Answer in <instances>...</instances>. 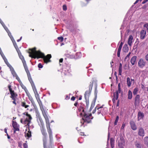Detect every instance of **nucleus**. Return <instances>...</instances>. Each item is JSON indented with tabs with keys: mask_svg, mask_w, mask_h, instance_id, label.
<instances>
[{
	"mask_svg": "<svg viewBox=\"0 0 148 148\" xmlns=\"http://www.w3.org/2000/svg\"><path fill=\"white\" fill-rule=\"evenodd\" d=\"M31 85L35 94L36 97L39 104L43 115L45 119L46 123V126L48 132L49 134L50 140V141H51L52 139V133L50 127L49 119L48 118L46 113L43 108L42 101L40 98L39 95L38 93L34 84H31Z\"/></svg>",
	"mask_w": 148,
	"mask_h": 148,
	"instance_id": "nucleus-1",
	"label": "nucleus"
},
{
	"mask_svg": "<svg viewBox=\"0 0 148 148\" xmlns=\"http://www.w3.org/2000/svg\"><path fill=\"white\" fill-rule=\"evenodd\" d=\"M29 50L30 51L29 52V57L34 58H37L38 59L39 58H43L44 62L46 63L50 62V59L51 57V54H48L46 56H45L44 54L40 51H36L35 47L33 49H29Z\"/></svg>",
	"mask_w": 148,
	"mask_h": 148,
	"instance_id": "nucleus-2",
	"label": "nucleus"
},
{
	"mask_svg": "<svg viewBox=\"0 0 148 148\" xmlns=\"http://www.w3.org/2000/svg\"><path fill=\"white\" fill-rule=\"evenodd\" d=\"M37 120L40 127V130L43 136H47V134L44 127V124L39 112H37Z\"/></svg>",
	"mask_w": 148,
	"mask_h": 148,
	"instance_id": "nucleus-3",
	"label": "nucleus"
},
{
	"mask_svg": "<svg viewBox=\"0 0 148 148\" xmlns=\"http://www.w3.org/2000/svg\"><path fill=\"white\" fill-rule=\"evenodd\" d=\"M92 117L91 114H87L85 113L84 114V117L82 118L83 121L84 122H86L87 123H89L92 119Z\"/></svg>",
	"mask_w": 148,
	"mask_h": 148,
	"instance_id": "nucleus-4",
	"label": "nucleus"
},
{
	"mask_svg": "<svg viewBox=\"0 0 148 148\" xmlns=\"http://www.w3.org/2000/svg\"><path fill=\"white\" fill-rule=\"evenodd\" d=\"M23 114L26 115L27 117L25 120L24 123V124L27 123V125L29 126V123L31 122V120L32 119L31 116L27 112H26L23 113Z\"/></svg>",
	"mask_w": 148,
	"mask_h": 148,
	"instance_id": "nucleus-5",
	"label": "nucleus"
},
{
	"mask_svg": "<svg viewBox=\"0 0 148 148\" xmlns=\"http://www.w3.org/2000/svg\"><path fill=\"white\" fill-rule=\"evenodd\" d=\"M11 86L10 85H9L8 87L9 88V90L10 94L11 95L10 97L13 100H15V99L17 97V95L16 93L14 92V90H12V89L11 88Z\"/></svg>",
	"mask_w": 148,
	"mask_h": 148,
	"instance_id": "nucleus-6",
	"label": "nucleus"
},
{
	"mask_svg": "<svg viewBox=\"0 0 148 148\" xmlns=\"http://www.w3.org/2000/svg\"><path fill=\"white\" fill-rule=\"evenodd\" d=\"M10 65V66L11 67V69L10 68V71L13 77H16V79H17L19 82H21L20 78L18 77L15 71L13 68L12 66Z\"/></svg>",
	"mask_w": 148,
	"mask_h": 148,
	"instance_id": "nucleus-7",
	"label": "nucleus"
},
{
	"mask_svg": "<svg viewBox=\"0 0 148 148\" xmlns=\"http://www.w3.org/2000/svg\"><path fill=\"white\" fill-rule=\"evenodd\" d=\"M145 62L143 59L141 58L138 62V65L140 68H143L145 66Z\"/></svg>",
	"mask_w": 148,
	"mask_h": 148,
	"instance_id": "nucleus-8",
	"label": "nucleus"
},
{
	"mask_svg": "<svg viewBox=\"0 0 148 148\" xmlns=\"http://www.w3.org/2000/svg\"><path fill=\"white\" fill-rule=\"evenodd\" d=\"M12 125L14 129V133H15L16 131H19V125L17 124L16 122H13L12 123Z\"/></svg>",
	"mask_w": 148,
	"mask_h": 148,
	"instance_id": "nucleus-9",
	"label": "nucleus"
},
{
	"mask_svg": "<svg viewBox=\"0 0 148 148\" xmlns=\"http://www.w3.org/2000/svg\"><path fill=\"white\" fill-rule=\"evenodd\" d=\"M27 96H28L29 100L31 101L33 105V106L35 107V106H36V104L35 103L32 98L31 96V95L30 94L29 92H27L26 93Z\"/></svg>",
	"mask_w": 148,
	"mask_h": 148,
	"instance_id": "nucleus-10",
	"label": "nucleus"
},
{
	"mask_svg": "<svg viewBox=\"0 0 148 148\" xmlns=\"http://www.w3.org/2000/svg\"><path fill=\"white\" fill-rule=\"evenodd\" d=\"M146 34V32L145 30H142L140 33V38L142 39H144Z\"/></svg>",
	"mask_w": 148,
	"mask_h": 148,
	"instance_id": "nucleus-11",
	"label": "nucleus"
},
{
	"mask_svg": "<svg viewBox=\"0 0 148 148\" xmlns=\"http://www.w3.org/2000/svg\"><path fill=\"white\" fill-rule=\"evenodd\" d=\"M90 93V92L89 90L86 91L84 94V97L86 100V101L87 102L88 101Z\"/></svg>",
	"mask_w": 148,
	"mask_h": 148,
	"instance_id": "nucleus-12",
	"label": "nucleus"
},
{
	"mask_svg": "<svg viewBox=\"0 0 148 148\" xmlns=\"http://www.w3.org/2000/svg\"><path fill=\"white\" fill-rule=\"evenodd\" d=\"M125 143L124 139L122 136H121L120 137V139L118 141V145H125Z\"/></svg>",
	"mask_w": 148,
	"mask_h": 148,
	"instance_id": "nucleus-13",
	"label": "nucleus"
},
{
	"mask_svg": "<svg viewBox=\"0 0 148 148\" xmlns=\"http://www.w3.org/2000/svg\"><path fill=\"white\" fill-rule=\"evenodd\" d=\"M140 96L139 95H137L134 99L135 105H138L140 103Z\"/></svg>",
	"mask_w": 148,
	"mask_h": 148,
	"instance_id": "nucleus-14",
	"label": "nucleus"
},
{
	"mask_svg": "<svg viewBox=\"0 0 148 148\" xmlns=\"http://www.w3.org/2000/svg\"><path fill=\"white\" fill-rule=\"evenodd\" d=\"M119 97V94L117 92H115L114 93L113 98L112 101L114 103L115 102V100L118 99Z\"/></svg>",
	"mask_w": 148,
	"mask_h": 148,
	"instance_id": "nucleus-15",
	"label": "nucleus"
},
{
	"mask_svg": "<svg viewBox=\"0 0 148 148\" xmlns=\"http://www.w3.org/2000/svg\"><path fill=\"white\" fill-rule=\"evenodd\" d=\"M145 131L142 128H139L138 132V134L139 136H144Z\"/></svg>",
	"mask_w": 148,
	"mask_h": 148,
	"instance_id": "nucleus-16",
	"label": "nucleus"
},
{
	"mask_svg": "<svg viewBox=\"0 0 148 148\" xmlns=\"http://www.w3.org/2000/svg\"><path fill=\"white\" fill-rule=\"evenodd\" d=\"M0 22L1 23V24H2V25H3V27H4L5 29L6 30V31H7V32H8V34L9 35V36H10V35H11V33L9 32V30H8V28L6 27V26H5L4 23L2 21L1 19L0 18Z\"/></svg>",
	"mask_w": 148,
	"mask_h": 148,
	"instance_id": "nucleus-17",
	"label": "nucleus"
},
{
	"mask_svg": "<svg viewBox=\"0 0 148 148\" xmlns=\"http://www.w3.org/2000/svg\"><path fill=\"white\" fill-rule=\"evenodd\" d=\"M133 37L132 35L129 36L127 41L128 44L130 46H131L133 42Z\"/></svg>",
	"mask_w": 148,
	"mask_h": 148,
	"instance_id": "nucleus-18",
	"label": "nucleus"
},
{
	"mask_svg": "<svg viewBox=\"0 0 148 148\" xmlns=\"http://www.w3.org/2000/svg\"><path fill=\"white\" fill-rule=\"evenodd\" d=\"M47 136H43L42 137V140L43 141V144L44 148H45L46 146L47 142Z\"/></svg>",
	"mask_w": 148,
	"mask_h": 148,
	"instance_id": "nucleus-19",
	"label": "nucleus"
},
{
	"mask_svg": "<svg viewBox=\"0 0 148 148\" xmlns=\"http://www.w3.org/2000/svg\"><path fill=\"white\" fill-rule=\"evenodd\" d=\"M103 109V108L102 106L99 107L98 106L95 108V110H97V113L98 114L101 113Z\"/></svg>",
	"mask_w": 148,
	"mask_h": 148,
	"instance_id": "nucleus-20",
	"label": "nucleus"
},
{
	"mask_svg": "<svg viewBox=\"0 0 148 148\" xmlns=\"http://www.w3.org/2000/svg\"><path fill=\"white\" fill-rule=\"evenodd\" d=\"M136 58L137 57L136 56H134L131 58L130 61L132 65L134 64L136 60Z\"/></svg>",
	"mask_w": 148,
	"mask_h": 148,
	"instance_id": "nucleus-21",
	"label": "nucleus"
},
{
	"mask_svg": "<svg viewBox=\"0 0 148 148\" xmlns=\"http://www.w3.org/2000/svg\"><path fill=\"white\" fill-rule=\"evenodd\" d=\"M144 116V115L143 113L140 112H139L138 113V120L142 119Z\"/></svg>",
	"mask_w": 148,
	"mask_h": 148,
	"instance_id": "nucleus-22",
	"label": "nucleus"
},
{
	"mask_svg": "<svg viewBox=\"0 0 148 148\" xmlns=\"http://www.w3.org/2000/svg\"><path fill=\"white\" fill-rule=\"evenodd\" d=\"M133 80H134L132 79H131L130 80L129 77H127V85L128 87H130L131 86L132 81Z\"/></svg>",
	"mask_w": 148,
	"mask_h": 148,
	"instance_id": "nucleus-23",
	"label": "nucleus"
},
{
	"mask_svg": "<svg viewBox=\"0 0 148 148\" xmlns=\"http://www.w3.org/2000/svg\"><path fill=\"white\" fill-rule=\"evenodd\" d=\"M130 124L132 129L134 130H136V129L137 128L134 122L133 121H131L130 122Z\"/></svg>",
	"mask_w": 148,
	"mask_h": 148,
	"instance_id": "nucleus-24",
	"label": "nucleus"
},
{
	"mask_svg": "<svg viewBox=\"0 0 148 148\" xmlns=\"http://www.w3.org/2000/svg\"><path fill=\"white\" fill-rule=\"evenodd\" d=\"M0 54L1 55L3 58V60H4V61L5 62V63H8L7 60V59L5 57V56H4L3 54V53L1 49V51H0Z\"/></svg>",
	"mask_w": 148,
	"mask_h": 148,
	"instance_id": "nucleus-25",
	"label": "nucleus"
},
{
	"mask_svg": "<svg viewBox=\"0 0 148 148\" xmlns=\"http://www.w3.org/2000/svg\"><path fill=\"white\" fill-rule=\"evenodd\" d=\"M110 143L111 147L113 148L114 147V140L113 138H111L110 140Z\"/></svg>",
	"mask_w": 148,
	"mask_h": 148,
	"instance_id": "nucleus-26",
	"label": "nucleus"
},
{
	"mask_svg": "<svg viewBox=\"0 0 148 148\" xmlns=\"http://www.w3.org/2000/svg\"><path fill=\"white\" fill-rule=\"evenodd\" d=\"M123 51L126 52L128 51L129 50V48L127 45V44H125L123 47Z\"/></svg>",
	"mask_w": 148,
	"mask_h": 148,
	"instance_id": "nucleus-27",
	"label": "nucleus"
},
{
	"mask_svg": "<svg viewBox=\"0 0 148 148\" xmlns=\"http://www.w3.org/2000/svg\"><path fill=\"white\" fill-rule=\"evenodd\" d=\"M66 56L68 58L71 59L75 58V55L72 54L71 53H70V54H66Z\"/></svg>",
	"mask_w": 148,
	"mask_h": 148,
	"instance_id": "nucleus-28",
	"label": "nucleus"
},
{
	"mask_svg": "<svg viewBox=\"0 0 148 148\" xmlns=\"http://www.w3.org/2000/svg\"><path fill=\"white\" fill-rule=\"evenodd\" d=\"M128 98L129 99H131L132 97V91L130 90H129L127 94Z\"/></svg>",
	"mask_w": 148,
	"mask_h": 148,
	"instance_id": "nucleus-29",
	"label": "nucleus"
},
{
	"mask_svg": "<svg viewBox=\"0 0 148 148\" xmlns=\"http://www.w3.org/2000/svg\"><path fill=\"white\" fill-rule=\"evenodd\" d=\"M23 66H24V67L25 68V70L27 73V74H29V73H29V70H28V69L27 67V64H26V62H23Z\"/></svg>",
	"mask_w": 148,
	"mask_h": 148,
	"instance_id": "nucleus-30",
	"label": "nucleus"
},
{
	"mask_svg": "<svg viewBox=\"0 0 148 148\" xmlns=\"http://www.w3.org/2000/svg\"><path fill=\"white\" fill-rule=\"evenodd\" d=\"M136 147L137 148H141L142 145L139 142H136L135 143Z\"/></svg>",
	"mask_w": 148,
	"mask_h": 148,
	"instance_id": "nucleus-31",
	"label": "nucleus"
},
{
	"mask_svg": "<svg viewBox=\"0 0 148 148\" xmlns=\"http://www.w3.org/2000/svg\"><path fill=\"white\" fill-rule=\"evenodd\" d=\"M27 75L28 76V79H29V81L31 84H34V83L32 80V79L31 76L30 75V73H29V74H27Z\"/></svg>",
	"mask_w": 148,
	"mask_h": 148,
	"instance_id": "nucleus-32",
	"label": "nucleus"
},
{
	"mask_svg": "<svg viewBox=\"0 0 148 148\" xmlns=\"http://www.w3.org/2000/svg\"><path fill=\"white\" fill-rule=\"evenodd\" d=\"M18 54L19 58L21 60L23 63V62H26L23 56L21 55V53H18Z\"/></svg>",
	"mask_w": 148,
	"mask_h": 148,
	"instance_id": "nucleus-33",
	"label": "nucleus"
},
{
	"mask_svg": "<svg viewBox=\"0 0 148 148\" xmlns=\"http://www.w3.org/2000/svg\"><path fill=\"white\" fill-rule=\"evenodd\" d=\"M75 59H77L80 58L81 57V55L80 52H77L76 53L75 55Z\"/></svg>",
	"mask_w": 148,
	"mask_h": 148,
	"instance_id": "nucleus-34",
	"label": "nucleus"
},
{
	"mask_svg": "<svg viewBox=\"0 0 148 148\" xmlns=\"http://www.w3.org/2000/svg\"><path fill=\"white\" fill-rule=\"evenodd\" d=\"M26 137H27L28 138H30L31 136V132L28 131L27 133L25 135Z\"/></svg>",
	"mask_w": 148,
	"mask_h": 148,
	"instance_id": "nucleus-35",
	"label": "nucleus"
},
{
	"mask_svg": "<svg viewBox=\"0 0 148 148\" xmlns=\"http://www.w3.org/2000/svg\"><path fill=\"white\" fill-rule=\"evenodd\" d=\"M116 92H117L118 93H120L122 92L120 83H119L118 84V90Z\"/></svg>",
	"mask_w": 148,
	"mask_h": 148,
	"instance_id": "nucleus-36",
	"label": "nucleus"
},
{
	"mask_svg": "<svg viewBox=\"0 0 148 148\" xmlns=\"http://www.w3.org/2000/svg\"><path fill=\"white\" fill-rule=\"evenodd\" d=\"M145 144H146L148 147V137H146L144 138Z\"/></svg>",
	"mask_w": 148,
	"mask_h": 148,
	"instance_id": "nucleus-37",
	"label": "nucleus"
},
{
	"mask_svg": "<svg viewBox=\"0 0 148 148\" xmlns=\"http://www.w3.org/2000/svg\"><path fill=\"white\" fill-rule=\"evenodd\" d=\"M21 87H22V88L23 89H24L26 93L27 92H28V90L27 89L26 87L23 84H21Z\"/></svg>",
	"mask_w": 148,
	"mask_h": 148,
	"instance_id": "nucleus-38",
	"label": "nucleus"
},
{
	"mask_svg": "<svg viewBox=\"0 0 148 148\" xmlns=\"http://www.w3.org/2000/svg\"><path fill=\"white\" fill-rule=\"evenodd\" d=\"M131 52H130L128 54L127 56L125 58V60H129L130 59V56Z\"/></svg>",
	"mask_w": 148,
	"mask_h": 148,
	"instance_id": "nucleus-39",
	"label": "nucleus"
},
{
	"mask_svg": "<svg viewBox=\"0 0 148 148\" xmlns=\"http://www.w3.org/2000/svg\"><path fill=\"white\" fill-rule=\"evenodd\" d=\"M138 91V89L137 88H135L133 91V94L134 95H136L137 94V92Z\"/></svg>",
	"mask_w": 148,
	"mask_h": 148,
	"instance_id": "nucleus-40",
	"label": "nucleus"
},
{
	"mask_svg": "<svg viewBox=\"0 0 148 148\" xmlns=\"http://www.w3.org/2000/svg\"><path fill=\"white\" fill-rule=\"evenodd\" d=\"M119 120V117L118 116H117L116 117V120H115V121L114 122V125H116L117 124L118 122V121Z\"/></svg>",
	"mask_w": 148,
	"mask_h": 148,
	"instance_id": "nucleus-41",
	"label": "nucleus"
},
{
	"mask_svg": "<svg viewBox=\"0 0 148 148\" xmlns=\"http://www.w3.org/2000/svg\"><path fill=\"white\" fill-rule=\"evenodd\" d=\"M123 45V42H121L119 46V47L118 49V51H121V49Z\"/></svg>",
	"mask_w": 148,
	"mask_h": 148,
	"instance_id": "nucleus-42",
	"label": "nucleus"
},
{
	"mask_svg": "<svg viewBox=\"0 0 148 148\" xmlns=\"http://www.w3.org/2000/svg\"><path fill=\"white\" fill-rule=\"evenodd\" d=\"M143 27L146 28L147 32H148V23H146L144 25Z\"/></svg>",
	"mask_w": 148,
	"mask_h": 148,
	"instance_id": "nucleus-43",
	"label": "nucleus"
},
{
	"mask_svg": "<svg viewBox=\"0 0 148 148\" xmlns=\"http://www.w3.org/2000/svg\"><path fill=\"white\" fill-rule=\"evenodd\" d=\"M58 39L60 40L61 42H62L63 40V38L62 36L58 37Z\"/></svg>",
	"mask_w": 148,
	"mask_h": 148,
	"instance_id": "nucleus-44",
	"label": "nucleus"
},
{
	"mask_svg": "<svg viewBox=\"0 0 148 148\" xmlns=\"http://www.w3.org/2000/svg\"><path fill=\"white\" fill-rule=\"evenodd\" d=\"M95 104V102H94L93 103H91V107L90 108V109H92V108L94 107Z\"/></svg>",
	"mask_w": 148,
	"mask_h": 148,
	"instance_id": "nucleus-45",
	"label": "nucleus"
},
{
	"mask_svg": "<svg viewBox=\"0 0 148 148\" xmlns=\"http://www.w3.org/2000/svg\"><path fill=\"white\" fill-rule=\"evenodd\" d=\"M122 68H119V73L120 75H121L122 73Z\"/></svg>",
	"mask_w": 148,
	"mask_h": 148,
	"instance_id": "nucleus-46",
	"label": "nucleus"
},
{
	"mask_svg": "<svg viewBox=\"0 0 148 148\" xmlns=\"http://www.w3.org/2000/svg\"><path fill=\"white\" fill-rule=\"evenodd\" d=\"M23 146L24 148H28L27 145L26 143H23Z\"/></svg>",
	"mask_w": 148,
	"mask_h": 148,
	"instance_id": "nucleus-47",
	"label": "nucleus"
},
{
	"mask_svg": "<svg viewBox=\"0 0 148 148\" xmlns=\"http://www.w3.org/2000/svg\"><path fill=\"white\" fill-rule=\"evenodd\" d=\"M125 123H123L122 125L121 128V129H123L125 127Z\"/></svg>",
	"mask_w": 148,
	"mask_h": 148,
	"instance_id": "nucleus-48",
	"label": "nucleus"
},
{
	"mask_svg": "<svg viewBox=\"0 0 148 148\" xmlns=\"http://www.w3.org/2000/svg\"><path fill=\"white\" fill-rule=\"evenodd\" d=\"M110 134L109 133H108V141H107V147L108 146V145H109V144L108 143V140H109V137H110Z\"/></svg>",
	"mask_w": 148,
	"mask_h": 148,
	"instance_id": "nucleus-49",
	"label": "nucleus"
},
{
	"mask_svg": "<svg viewBox=\"0 0 148 148\" xmlns=\"http://www.w3.org/2000/svg\"><path fill=\"white\" fill-rule=\"evenodd\" d=\"M38 67L39 68H42L43 66L41 64L39 63L38 64Z\"/></svg>",
	"mask_w": 148,
	"mask_h": 148,
	"instance_id": "nucleus-50",
	"label": "nucleus"
},
{
	"mask_svg": "<svg viewBox=\"0 0 148 148\" xmlns=\"http://www.w3.org/2000/svg\"><path fill=\"white\" fill-rule=\"evenodd\" d=\"M63 10H67V7L66 5H63Z\"/></svg>",
	"mask_w": 148,
	"mask_h": 148,
	"instance_id": "nucleus-51",
	"label": "nucleus"
},
{
	"mask_svg": "<svg viewBox=\"0 0 148 148\" xmlns=\"http://www.w3.org/2000/svg\"><path fill=\"white\" fill-rule=\"evenodd\" d=\"M125 145H118L119 148H124V146Z\"/></svg>",
	"mask_w": 148,
	"mask_h": 148,
	"instance_id": "nucleus-52",
	"label": "nucleus"
},
{
	"mask_svg": "<svg viewBox=\"0 0 148 148\" xmlns=\"http://www.w3.org/2000/svg\"><path fill=\"white\" fill-rule=\"evenodd\" d=\"M21 106L23 107H24L26 105V103L24 102H22L21 103Z\"/></svg>",
	"mask_w": 148,
	"mask_h": 148,
	"instance_id": "nucleus-53",
	"label": "nucleus"
},
{
	"mask_svg": "<svg viewBox=\"0 0 148 148\" xmlns=\"http://www.w3.org/2000/svg\"><path fill=\"white\" fill-rule=\"evenodd\" d=\"M120 52H121V51H118L117 55V56L118 57H120Z\"/></svg>",
	"mask_w": 148,
	"mask_h": 148,
	"instance_id": "nucleus-54",
	"label": "nucleus"
},
{
	"mask_svg": "<svg viewBox=\"0 0 148 148\" xmlns=\"http://www.w3.org/2000/svg\"><path fill=\"white\" fill-rule=\"evenodd\" d=\"M75 99V97H72L71 99V100L72 101H74Z\"/></svg>",
	"mask_w": 148,
	"mask_h": 148,
	"instance_id": "nucleus-55",
	"label": "nucleus"
},
{
	"mask_svg": "<svg viewBox=\"0 0 148 148\" xmlns=\"http://www.w3.org/2000/svg\"><path fill=\"white\" fill-rule=\"evenodd\" d=\"M145 59L147 60L148 61V54L147 55H146V56H145Z\"/></svg>",
	"mask_w": 148,
	"mask_h": 148,
	"instance_id": "nucleus-56",
	"label": "nucleus"
},
{
	"mask_svg": "<svg viewBox=\"0 0 148 148\" xmlns=\"http://www.w3.org/2000/svg\"><path fill=\"white\" fill-rule=\"evenodd\" d=\"M142 0H136L135 2L134 3V4H136L139 1H141Z\"/></svg>",
	"mask_w": 148,
	"mask_h": 148,
	"instance_id": "nucleus-57",
	"label": "nucleus"
},
{
	"mask_svg": "<svg viewBox=\"0 0 148 148\" xmlns=\"http://www.w3.org/2000/svg\"><path fill=\"white\" fill-rule=\"evenodd\" d=\"M119 68H122V64L121 63H120L119 64Z\"/></svg>",
	"mask_w": 148,
	"mask_h": 148,
	"instance_id": "nucleus-58",
	"label": "nucleus"
},
{
	"mask_svg": "<svg viewBox=\"0 0 148 148\" xmlns=\"http://www.w3.org/2000/svg\"><path fill=\"white\" fill-rule=\"evenodd\" d=\"M6 64L7 65L10 67V69H11V67L10 65L8 62L6 63Z\"/></svg>",
	"mask_w": 148,
	"mask_h": 148,
	"instance_id": "nucleus-59",
	"label": "nucleus"
},
{
	"mask_svg": "<svg viewBox=\"0 0 148 148\" xmlns=\"http://www.w3.org/2000/svg\"><path fill=\"white\" fill-rule=\"evenodd\" d=\"M6 64L7 65L10 67V69H11V67L10 65L8 62L6 63Z\"/></svg>",
	"mask_w": 148,
	"mask_h": 148,
	"instance_id": "nucleus-60",
	"label": "nucleus"
},
{
	"mask_svg": "<svg viewBox=\"0 0 148 148\" xmlns=\"http://www.w3.org/2000/svg\"><path fill=\"white\" fill-rule=\"evenodd\" d=\"M63 61V59L62 58H61L60 59L59 62H62Z\"/></svg>",
	"mask_w": 148,
	"mask_h": 148,
	"instance_id": "nucleus-61",
	"label": "nucleus"
},
{
	"mask_svg": "<svg viewBox=\"0 0 148 148\" xmlns=\"http://www.w3.org/2000/svg\"><path fill=\"white\" fill-rule=\"evenodd\" d=\"M4 132L6 133L7 134H8L7 133V129L6 128H5L4 129Z\"/></svg>",
	"mask_w": 148,
	"mask_h": 148,
	"instance_id": "nucleus-62",
	"label": "nucleus"
},
{
	"mask_svg": "<svg viewBox=\"0 0 148 148\" xmlns=\"http://www.w3.org/2000/svg\"><path fill=\"white\" fill-rule=\"evenodd\" d=\"M29 106V105H26L24 107H25V108H27Z\"/></svg>",
	"mask_w": 148,
	"mask_h": 148,
	"instance_id": "nucleus-63",
	"label": "nucleus"
},
{
	"mask_svg": "<svg viewBox=\"0 0 148 148\" xmlns=\"http://www.w3.org/2000/svg\"><path fill=\"white\" fill-rule=\"evenodd\" d=\"M14 45L15 47L16 48L17 47V46L16 45V43H15V44H14Z\"/></svg>",
	"mask_w": 148,
	"mask_h": 148,
	"instance_id": "nucleus-64",
	"label": "nucleus"
}]
</instances>
